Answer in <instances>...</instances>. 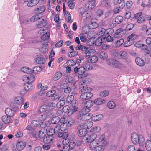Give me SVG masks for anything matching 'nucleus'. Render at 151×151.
Instances as JSON below:
<instances>
[{"label": "nucleus", "mask_w": 151, "mask_h": 151, "mask_svg": "<svg viewBox=\"0 0 151 151\" xmlns=\"http://www.w3.org/2000/svg\"><path fill=\"white\" fill-rule=\"evenodd\" d=\"M61 125L58 124L56 125L54 129L55 134L58 135V137H60L67 138L68 137V134L65 132L63 133L61 128Z\"/></svg>", "instance_id": "obj_1"}, {"label": "nucleus", "mask_w": 151, "mask_h": 151, "mask_svg": "<svg viewBox=\"0 0 151 151\" xmlns=\"http://www.w3.org/2000/svg\"><path fill=\"white\" fill-rule=\"evenodd\" d=\"M74 71L75 73H77L78 74L81 76V78H84L88 75L87 73H85L86 70L84 67L78 68L76 66L74 68Z\"/></svg>", "instance_id": "obj_2"}, {"label": "nucleus", "mask_w": 151, "mask_h": 151, "mask_svg": "<svg viewBox=\"0 0 151 151\" xmlns=\"http://www.w3.org/2000/svg\"><path fill=\"white\" fill-rule=\"evenodd\" d=\"M40 30L41 31H42L44 33L41 37V39L43 41H47L50 35V33L48 28L47 27L44 28L43 29H40Z\"/></svg>", "instance_id": "obj_3"}, {"label": "nucleus", "mask_w": 151, "mask_h": 151, "mask_svg": "<svg viewBox=\"0 0 151 151\" xmlns=\"http://www.w3.org/2000/svg\"><path fill=\"white\" fill-rule=\"evenodd\" d=\"M79 11L81 16V17L83 20L88 19L90 17V14L86 11H85L83 8L79 9Z\"/></svg>", "instance_id": "obj_4"}, {"label": "nucleus", "mask_w": 151, "mask_h": 151, "mask_svg": "<svg viewBox=\"0 0 151 151\" xmlns=\"http://www.w3.org/2000/svg\"><path fill=\"white\" fill-rule=\"evenodd\" d=\"M18 108L16 107L13 108V109L10 108H7L5 110L6 114L10 117H12L14 115V110H17Z\"/></svg>", "instance_id": "obj_5"}, {"label": "nucleus", "mask_w": 151, "mask_h": 151, "mask_svg": "<svg viewBox=\"0 0 151 151\" xmlns=\"http://www.w3.org/2000/svg\"><path fill=\"white\" fill-rule=\"evenodd\" d=\"M1 119L2 122L6 124H8L12 122L11 117L6 115L2 116Z\"/></svg>", "instance_id": "obj_6"}, {"label": "nucleus", "mask_w": 151, "mask_h": 151, "mask_svg": "<svg viewBox=\"0 0 151 151\" xmlns=\"http://www.w3.org/2000/svg\"><path fill=\"white\" fill-rule=\"evenodd\" d=\"M131 139L132 143L135 145L138 144L139 135H138L136 133H133L131 134Z\"/></svg>", "instance_id": "obj_7"}, {"label": "nucleus", "mask_w": 151, "mask_h": 151, "mask_svg": "<svg viewBox=\"0 0 151 151\" xmlns=\"http://www.w3.org/2000/svg\"><path fill=\"white\" fill-rule=\"evenodd\" d=\"M26 146V143L24 142L20 141H18L16 145V148L19 151L23 150Z\"/></svg>", "instance_id": "obj_8"}, {"label": "nucleus", "mask_w": 151, "mask_h": 151, "mask_svg": "<svg viewBox=\"0 0 151 151\" xmlns=\"http://www.w3.org/2000/svg\"><path fill=\"white\" fill-rule=\"evenodd\" d=\"M80 116L81 117V119L86 121L90 119L93 116V115L90 113H87L84 114H80Z\"/></svg>", "instance_id": "obj_9"}, {"label": "nucleus", "mask_w": 151, "mask_h": 151, "mask_svg": "<svg viewBox=\"0 0 151 151\" xmlns=\"http://www.w3.org/2000/svg\"><path fill=\"white\" fill-rule=\"evenodd\" d=\"M38 22L37 24V28H41L45 25L47 24V20L42 18Z\"/></svg>", "instance_id": "obj_10"}, {"label": "nucleus", "mask_w": 151, "mask_h": 151, "mask_svg": "<svg viewBox=\"0 0 151 151\" xmlns=\"http://www.w3.org/2000/svg\"><path fill=\"white\" fill-rule=\"evenodd\" d=\"M53 137L52 136H48V135L47 136L45 137L43 139V141L44 143L46 144H53Z\"/></svg>", "instance_id": "obj_11"}, {"label": "nucleus", "mask_w": 151, "mask_h": 151, "mask_svg": "<svg viewBox=\"0 0 151 151\" xmlns=\"http://www.w3.org/2000/svg\"><path fill=\"white\" fill-rule=\"evenodd\" d=\"M39 112L40 113H43L47 114H50L48 109L47 106L45 105H42L40 107L39 110Z\"/></svg>", "instance_id": "obj_12"}, {"label": "nucleus", "mask_w": 151, "mask_h": 151, "mask_svg": "<svg viewBox=\"0 0 151 151\" xmlns=\"http://www.w3.org/2000/svg\"><path fill=\"white\" fill-rule=\"evenodd\" d=\"M47 133V130L45 129H41L38 133V136L40 139H42L45 137Z\"/></svg>", "instance_id": "obj_13"}, {"label": "nucleus", "mask_w": 151, "mask_h": 151, "mask_svg": "<svg viewBox=\"0 0 151 151\" xmlns=\"http://www.w3.org/2000/svg\"><path fill=\"white\" fill-rule=\"evenodd\" d=\"M88 3L85 5V7L88 9H91L94 7L95 3V0H88Z\"/></svg>", "instance_id": "obj_14"}, {"label": "nucleus", "mask_w": 151, "mask_h": 151, "mask_svg": "<svg viewBox=\"0 0 151 151\" xmlns=\"http://www.w3.org/2000/svg\"><path fill=\"white\" fill-rule=\"evenodd\" d=\"M96 136L97 135L96 134H92L87 136L86 137V140L88 142L90 143L92 141L96 140Z\"/></svg>", "instance_id": "obj_15"}, {"label": "nucleus", "mask_w": 151, "mask_h": 151, "mask_svg": "<svg viewBox=\"0 0 151 151\" xmlns=\"http://www.w3.org/2000/svg\"><path fill=\"white\" fill-rule=\"evenodd\" d=\"M99 142V141L97 139L91 142L89 145V148L91 150H94L96 147L98 145Z\"/></svg>", "instance_id": "obj_16"}, {"label": "nucleus", "mask_w": 151, "mask_h": 151, "mask_svg": "<svg viewBox=\"0 0 151 151\" xmlns=\"http://www.w3.org/2000/svg\"><path fill=\"white\" fill-rule=\"evenodd\" d=\"M106 102V101L105 100L101 98H98L93 101L94 104L98 105L105 104Z\"/></svg>", "instance_id": "obj_17"}, {"label": "nucleus", "mask_w": 151, "mask_h": 151, "mask_svg": "<svg viewBox=\"0 0 151 151\" xmlns=\"http://www.w3.org/2000/svg\"><path fill=\"white\" fill-rule=\"evenodd\" d=\"M45 7L44 5L40 6L35 9V12L37 13L40 14L45 12Z\"/></svg>", "instance_id": "obj_18"}, {"label": "nucleus", "mask_w": 151, "mask_h": 151, "mask_svg": "<svg viewBox=\"0 0 151 151\" xmlns=\"http://www.w3.org/2000/svg\"><path fill=\"white\" fill-rule=\"evenodd\" d=\"M48 45L47 44H42L40 48L41 52L43 53H44L47 52L48 50Z\"/></svg>", "instance_id": "obj_19"}, {"label": "nucleus", "mask_w": 151, "mask_h": 151, "mask_svg": "<svg viewBox=\"0 0 151 151\" xmlns=\"http://www.w3.org/2000/svg\"><path fill=\"white\" fill-rule=\"evenodd\" d=\"M135 62L137 64L140 66H143L145 65L144 60L139 57H137L136 58Z\"/></svg>", "instance_id": "obj_20"}, {"label": "nucleus", "mask_w": 151, "mask_h": 151, "mask_svg": "<svg viewBox=\"0 0 151 151\" xmlns=\"http://www.w3.org/2000/svg\"><path fill=\"white\" fill-rule=\"evenodd\" d=\"M40 1V0H30L27 4L29 7H33L37 4Z\"/></svg>", "instance_id": "obj_21"}, {"label": "nucleus", "mask_w": 151, "mask_h": 151, "mask_svg": "<svg viewBox=\"0 0 151 151\" xmlns=\"http://www.w3.org/2000/svg\"><path fill=\"white\" fill-rule=\"evenodd\" d=\"M24 102V100L23 98L21 97H16L14 101V103L18 105L21 104Z\"/></svg>", "instance_id": "obj_22"}, {"label": "nucleus", "mask_w": 151, "mask_h": 151, "mask_svg": "<svg viewBox=\"0 0 151 151\" xmlns=\"http://www.w3.org/2000/svg\"><path fill=\"white\" fill-rule=\"evenodd\" d=\"M62 76V73L60 72H56L54 74L53 79L55 81L59 80Z\"/></svg>", "instance_id": "obj_23"}, {"label": "nucleus", "mask_w": 151, "mask_h": 151, "mask_svg": "<svg viewBox=\"0 0 151 151\" xmlns=\"http://www.w3.org/2000/svg\"><path fill=\"white\" fill-rule=\"evenodd\" d=\"M98 58L95 55L91 56L87 60L88 62L90 63H94L97 61Z\"/></svg>", "instance_id": "obj_24"}, {"label": "nucleus", "mask_w": 151, "mask_h": 151, "mask_svg": "<svg viewBox=\"0 0 151 151\" xmlns=\"http://www.w3.org/2000/svg\"><path fill=\"white\" fill-rule=\"evenodd\" d=\"M24 88L25 91H29L33 89V87L31 83H27L24 84Z\"/></svg>", "instance_id": "obj_25"}, {"label": "nucleus", "mask_w": 151, "mask_h": 151, "mask_svg": "<svg viewBox=\"0 0 151 151\" xmlns=\"http://www.w3.org/2000/svg\"><path fill=\"white\" fill-rule=\"evenodd\" d=\"M87 133V130L85 129H81L77 132L78 135L81 137L84 136H85Z\"/></svg>", "instance_id": "obj_26"}, {"label": "nucleus", "mask_w": 151, "mask_h": 151, "mask_svg": "<svg viewBox=\"0 0 151 151\" xmlns=\"http://www.w3.org/2000/svg\"><path fill=\"white\" fill-rule=\"evenodd\" d=\"M42 18V17H40L39 14H35L31 17L30 19V21L32 22H34L38 20H40Z\"/></svg>", "instance_id": "obj_27"}, {"label": "nucleus", "mask_w": 151, "mask_h": 151, "mask_svg": "<svg viewBox=\"0 0 151 151\" xmlns=\"http://www.w3.org/2000/svg\"><path fill=\"white\" fill-rule=\"evenodd\" d=\"M66 122L67 125L68 127H71L74 125L75 121L71 118H69L67 120Z\"/></svg>", "instance_id": "obj_28"}, {"label": "nucleus", "mask_w": 151, "mask_h": 151, "mask_svg": "<svg viewBox=\"0 0 151 151\" xmlns=\"http://www.w3.org/2000/svg\"><path fill=\"white\" fill-rule=\"evenodd\" d=\"M50 114H46L43 113L39 117L38 119L41 121H45L48 117Z\"/></svg>", "instance_id": "obj_29"}, {"label": "nucleus", "mask_w": 151, "mask_h": 151, "mask_svg": "<svg viewBox=\"0 0 151 151\" xmlns=\"http://www.w3.org/2000/svg\"><path fill=\"white\" fill-rule=\"evenodd\" d=\"M35 62L39 64H43L45 62L44 58L41 57H37L35 59Z\"/></svg>", "instance_id": "obj_30"}, {"label": "nucleus", "mask_w": 151, "mask_h": 151, "mask_svg": "<svg viewBox=\"0 0 151 151\" xmlns=\"http://www.w3.org/2000/svg\"><path fill=\"white\" fill-rule=\"evenodd\" d=\"M91 80L90 78H86L85 79L80 81L79 82V86H83L86 84L87 83L90 82L91 81Z\"/></svg>", "instance_id": "obj_31"}, {"label": "nucleus", "mask_w": 151, "mask_h": 151, "mask_svg": "<svg viewBox=\"0 0 151 151\" xmlns=\"http://www.w3.org/2000/svg\"><path fill=\"white\" fill-rule=\"evenodd\" d=\"M145 147L148 151H151V142L148 140L145 143Z\"/></svg>", "instance_id": "obj_32"}, {"label": "nucleus", "mask_w": 151, "mask_h": 151, "mask_svg": "<svg viewBox=\"0 0 151 151\" xmlns=\"http://www.w3.org/2000/svg\"><path fill=\"white\" fill-rule=\"evenodd\" d=\"M77 110V108L75 106H72L70 107L69 112H68V115L70 116L74 112H76Z\"/></svg>", "instance_id": "obj_33"}, {"label": "nucleus", "mask_w": 151, "mask_h": 151, "mask_svg": "<svg viewBox=\"0 0 151 151\" xmlns=\"http://www.w3.org/2000/svg\"><path fill=\"white\" fill-rule=\"evenodd\" d=\"M145 142V139L144 137L142 135H139L138 144L140 146H142L144 145Z\"/></svg>", "instance_id": "obj_34"}, {"label": "nucleus", "mask_w": 151, "mask_h": 151, "mask_svg": "<svg viewBox=\"0 0 151 151\" xmlns=\"http://www.w3.org/2000/svg\"><path fill=\"white\" fill-rule=\"evenodd\" d=\"M21 70L22 71L28 74H31L32 73L31 69H29L28 67H23L21 68Z\"/></svg>", "instance_id": "obj_35"}, {"label": "nucleus", "mask_w": 151, "mask_h": 151, "mask_svg": "<svg viewBox=\"0 0 151 151\" xmlns=\"http://www.w3.org/2000/svg\"><path fill=\"white\" fill-rule=\"evenodd\" d=\"M119 55L121 58L122 59L127 60L128 58V54L125 51H121L119 53Z\"/></svg>", "instance_id": "obj_36"}, {"label": "nucleus", "mask_w": 151, "mask_h": 151, "mask_svg": "<svg viewBox=\"0 0 151 151\" xmlns=\"http://www.w3.org/2000/svg\"><path fill=\"white\" fill-rule=\"evenodd\" d=\"M81 91L83 92H91L92 90L91 88L87 87L86 86H82L81 87Z\"/></svg>", "instance_id": "obj_37"}, {"label": "nucleus", "mask_w": 151, "mask_h": 151, "mask_svg": "<svg viewBox=\"0 0 151 151\" xmlns=\"http://www.w3.org/2000/svg\"><path fill=\"white\" fill-rule=\"evenodd\" d=\"M108 57L107 54L105 51H103L101 52L100 53V58L102 59H106Z\"/></svg>", "instance_id": "obj_38"}, {"label": "nucleus", "mask_w": 151, "mask_h": 151, "mask_svg": "<svg viewBox=\"0 0 151 151\" xmlns=\"http://www.w3.org/2000/svg\"><path fill=\"white\" fill-rule=\"evenodd\" d=\"M28 83H32L34 80V77L33 75H29L26 77Z\"/></svg>", "instance_id": "obj_39"}, {"label": "nucleus", "mask_w": 151, "mask_h": 151, "mask_svg": "<svg viewBox=\"0 0 151 151\" xmlns=\"http://www.w3.org/2000/svg\"><path fill=\"white\" fill-rule=\"evenodd\" d=\"M60 121V118L58 116L53 117L51 120V122L52 123L55 124L58 123Z\"/></svg>", "instance_id": "obj_40"}, {"label": "nucleus", "mask_w": 151, "mask_h": 151, "mask_svg": "<svg viewBox=\"0 0 151 151\" xmlns=\"http://www.w3.org/2000/svg\"><path fill=\"white\" fill-rule=\"evenodd\" d=\"M93 101H92L89 100L86 101L85 103V106L88 108H89L93 105Z\"/></svg>", "instance_id": "obj_41"}, {"label": "nucleus", "mask_w": 151, "mask_h": 151, "mask_svg": "<svg viewBox=\"0 0 151 151\" xmlns=\"http://www.w3.org/2000/svg\"><path fill=\"white\" fill-rule=\"evenodd\" d=\"M42 71V69L40 67L36 66L34 67L33 68L32 71L35 74L38 73V72H40Z\"/></svg>", "instance_id": "obj_42"}, {"label": "nucleus", "mask_w": 151, "mask_h": 151, "mask_svg": "<svg viewBox=\"0 0 151 151\" xmlns=\"http://www.w3.org/2000/svg\"><path fill=\"white\" fill-rule=\"evenodd\" d=\"M107 106L109 108L113 109L115 107L116 105L113 101H110L107 103Z\"/></svg>", "instance_id": "obj_43"}, {"label": "nucleus", "mask_w": 151, "mask_h": 151, "mask_svg": "<svg viewBox=\"0 0 151 151\" xmlns=\"http://www.w3.org/2000/svg\"><path fill=\"white\" fill-rule=\"evenodd\" d=\"M52 145L53 144L48 143H45V144L43 145L42 147L43 149L45 150H47L50 149Z\"/></svg>", "instance_id": "obj_44"}, {"label": "nucleus", "mask_w": 151, "mask_h": 151, "mask_svg": "<svg viewBox=\"0 0 151 151\" xmlns=\"http://www.w3.org/2000/svg\"><path fill=\"white\" fill-rule=\"evenodd\" d=\"M103 118V116L101 114L96 115L94 116L93 118V120L95 121H98L101 120Z\"/></svg>", "instance_id": "obj_45"}, {"label": "nucleus", "mask_w": 151, "mask_h": 151, "mask_svg": "<svg viewBox=\"0 0 151 151\" xmlns=\"http://www.w3.org/2000/svg\"><path fill=\"white\" fill-rule=\"evenodd\" d=\"M90 109L89 108H88L84 106L82 108L80 112V114H84L85 113H88L90 111Z\"/></svg>", "instance_id": "obj_46"}, {"label": "nucleus", "mask_w": 151, "mask_h": 151, "mask_svg": "<svg viewBox=\"0 0 151 151\" xmlns=\"http://www.w3.org/2000/svg\"><path fill=\"white\" fill-rule=\"evenodd\" d=\"M123 17L121 16H117L115 19V22L118 24L121 23L123 21Z\"/></svg>", "instance_id": "obj_47"}, {"label": "nucleus", "mask_w": 151, "mask_h": 151, "mask_svg": "<svg viewBox=\"0 0 151 151\" xmlns=\"http://www.w3.org/2000/svg\"><path fill=\"white\" fill-rule=\"evenodd\" d=\"M103 43L102 38L101 37L98 38L96 40L95 45L97 46L101 45Z\"/></svg>", "instance_id": "obj_48"}, {"label": "nucleus", "mask_w": 151, "mask_h": 151, "mask_svg": "<svg viewBox=\"0 0 151 151\" xmlns=\"http://www.w3.org/2000/svg\"><path fill=\"white\" fill-rule=\"evenodd\" d=\"M133 43L134 42L132 40L127 39V40L124 43V46L125 47H128L132 45Z\"/></svg>", "instance_id": "obj_49"}, {"label": "nucleus", "mask_w": 151, "mask_h": 151, "mask_svg": "<svg viewBox=\"0 0 151 151\" xmlns=\"http://www.w3.org/2000/svg\"><path fill=\"white\" fill-rule=\"evenodd\" d=\"M66 63L67 65L69 66H73L76 64V61L74 60H68Z\"/></svg>", "instance_id": "obj_50"}, {"label": "nucleus", "mask_w": 151, "mask_h": 151, "mask_svg": "<svg viewBox=\"0 0 151 151\" xmlns=\"http://www.w3.org/2000/svg\"><path fill=\"white\" fill-rule=\"evenodd\" d=\"M104 147L103 145H97L94 149V151H104Z\"/></svg>", "instance_id": "obj_51"}, {"label": "nucleus", "mask_w": 151, "mask_h": 151, "mask_svg": "<svg viewBox=\"0 0 151 151\" xmlns=\"http://www.w3.org/2000/svg\"><path fill=\"white\" fill-rule=\"evenodd\" d=\"M75 4L72 1L68 0V5L69 8L71 9H73L74 8Z\"/></svg>", "instance_id": "obj_52"}, {"label": "nucleus", "mask_w": 151, "mask_h": 151, "mask_svg": "<svg viewBox=\"0 0 151 151\" xmlns=\"http://www.w3.org/2000/svg\"><path fill=\"white\" fill-rule=\"evenodd\" d=\"M65 15L66 20L68 22H69L71 19L70 14L68 12H67L65 13Z\"/></svg>", "instance_id": "obj_53"}, {"label": "nucleus", "mask_w": 151, "mask_h": 151, "mask_svg": "<svg viewBox=\"0 0 151 151\" xmlns=\"http://www.w3.org/2000/svg\"><path fill=\"white\" fill-rule=\"evenodd\" d=\"M85 55V57L86 59H88L91 57V50H87L85 52H84Z\"/></svg>", "instance_id": "obj_54"}, {"label": "nucleus", "mask_w": 151, "mask_h": 151, "mask_svg": "<svg viewBox=\"0 0 151 151\" xmlns=\"http://www.w3.org/2000/svg\"><path fill=\"white\" fill-rule=\"evenodd\" d=\"M93 122L91 121H87L84 126L87 129H89L92 127Z\"/></svg>", "instance_id": "obj_55"}, {"label": "nucleus", "mask_w": 151, "mask_h": 151, "mask_svg": "<svg viewBox=\"0 0 151 151\" xmlns=\"http://www.w3.org/2000/svg\"><path fill=\"white\" fill-rule=\"evenodd\" d=\"M81 41L83 42H85L86 41V38L85 37V35L83 33H81L79 35Z\"/></svg>", "instance_id": "obj_56"}, {"label": "nucleus", "mask_w": 151, "mask_h": 151, "mask_svg": "<svg viewBox=\"0 0 151 151\" xmlns=\"http://www.w3.org/2000/svg\"><path fill=\"white\" fill-rule=\"evenodd\" d=\"M65 104V101L64 100H61L58 101L57 104L56 106L58 108H60L61 106H63Z\"/></svg>", "instance_id": "obj_57"}, {"label": "nucleus", "mask_w": 151, "mask_h": 151, "mask_svg": "<svg viewBox=\"0 0 151 151\" xmlns=\"http://www.w3.org/2000/svg\"><path fill=\"white\" fill-rule=\"evenodd\" d=\"M70 109V107L68 105L65 106L63 108L62 110L63 112L65 113L68 112H68H69Z\"/></svg>", "instance_id": "obj_58"}, {"label": "nucleus", "mask_w": 151, "mask_h": 151, "mask_svg": "<svg viewBox=\"0 0 151 151\" xmlns=\"http://www.w3.org/2000/svg\"><path fill=\"white\" fill-rule=\"evenodd\" d=\"M78 53V52L77 51H72L68 53V55L70 57H73L77 55Z\"/></svg>", "instance_id": "obj_59"}, {"label": "nucleus", "mask_w": 151, "mask_h": 151, "mask_svg": "<svg viewBox=\"0 0 151 151\" xmlns=\"http://www.w3.org/2000/svg\"><path fill=\"white\" fill-rule=\"evenodd\" d=\"M54 134H55L54 129L53 128H50L49 129L47 134L48 136H52Z\"/></svg>", "instance_id": "obj_60"}, {"label": "nucleus", "mask_w": 151, "mask_h": 151, "mask_svg": "<svg viewBox=\"0 0 151 151\" xmlns=\"http://www.w3.org/2000/svg\"><path fill=\"white\" fill-rule=\"evenodd\" d=\"M74 99V96L73 95H70L67 98L66 101L68 103H70L73 101Z\"/></svg>", "instance_id": "obj_61"}, {"label": "nucleus", "mask_w": 151, "mask_h": 151, "mask_svg": "<svg viewBox=\"0 0 151 151\" xmlns=\"http://www.w3.org/2000/svg\"><path fill=\"white\" fill-rule=\"evenodd\" d=\"M134 26V24H128L126 27V29L127 31L132 30Z\"/></svg>", "instance_id": "obj_62"}, {"label": "nucleus", "mask_w": 151, "mask_h": 151, "mask_svg": "<svg viewBox=\"0 0 151 151\" xmlns=\"http://www.w3.org/2000/svg\"><path fill=\"white\" fill-rule=\"evenodd\" d=\"M127 151H135L134 146L132 145H129L127 147Z\"/></svg>", "instance_id": "obj_63"}, {"label": "nucleus", "mask_w": 151, "mask_h": 151, "mask_svg": "<svg viewBox=\"0 0 151 151\" xmlns=\"http://www.w3.org/2000/svg\"><path fill=\"white\" fill-rule=\"evenodd\" d=\"M124 43V40L123 39H121L118 40L116 43V45L117 47H119L121 46Z\"/></svg>", "instance_id": "obj_64"}]
</instances>
